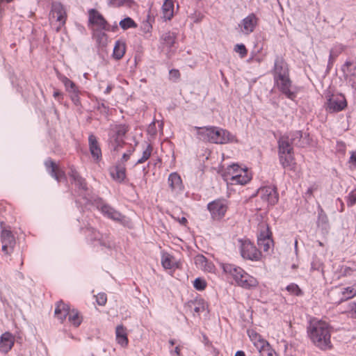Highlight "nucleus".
<instances>
[{"instance_id": "nucleus-33", "label": "nucleus", "mask_w": 356, "mask_h": 356, "mask_svg": "<svg viewBox=\"0 0 356 356\" xmlns=\"http://www.w3.org/2000/svg\"><path fill=\"white\" fill-rule=\"evenodd\" d=\"M58 77L65 86L67 92L69 93L79 92V90L76 85L67 76L64 75H59Z\"/></svg>"}, {"instance_id": "nucleus-10", "label": "nucleus", "mask_w": 356, "mask_h": 356, "mask_svg": "<svg viewBox=\"0 0 356 356\" xmlns=\"http://www.w3.org/2000/svg\"><path fill=\"white\" fill-rule=\"evenodd\" d=\"M356 297V281L350 286L337 287L330 295V299L337 304Z\"/></svg>"}, {"instance_id": "nucleus-44", "label": "nucleus", "mask_w": 356, "mask_h": 356, "mask_svg": "<svg viewBox=\"0 0 356 356\" xmlns=\"http://www.w3.org/2000/svg\"><path fill=\"white\" fill-rule=\"evenodd\" d=\"M193 286L195 289L202 291L207 287V282L202 278H196L193 282Z\"/></svg>"}, {"instance_id": "nucleus-45", "label": "nucleus", "mask_w": 356, "mask_h": 356, "mask_svg": "<svg viewBox=\"0 0 356 356\" xmlns=\"http://www.w3.org/2000/svg\"><path fill=\"white\" fill-rule=\"evenodd\" d=\"M234 51L238 53L241 58H245L248 54V50L243 44H237L234 47Z\"/></svg>"}, {"instance_id": "nucleus-15", "label": "nucleus", "mask_w": 356, "mask_h": 356, "mask_svg": "<svg viewBox=\"0 0 356 356\" xmlns=\"http://www.w3.org/2000/svg\"><path fill=\"white\" fill-rule=\"evenodd\" d=\"M1 242L2 243V251L6 254H10L14 250L15 238L12 232L5 228L1 232Z\"/></svg>"}, {"instance_id": "nucleus-50", "label": "nucleus", "mask_w": 356, "mask_h": 356, "mask_svg": "<svg viewBox=\"0 0 356 356\" xmlns=\"http://www.w3.org/2000/svg\"><path fill=\"white\" fill-rule=\"evenodd\" d=\"M316 190H317V186L313 185V186H310L309 188H308V189L307 190V191L305 193L306 196L307 197H312L314 192Z\"/></svg>"}, {"instance_id": "nucleus-59", "label": "nucleus", "mask_w": 356, "mask_h": 356, "mask_svg": "<svg viewBox=\"0 0 356 356\" xmlns=\"http://www.w3.org/2000/svg\"><path fill=\"white\" fill-rule=\"evenodd\" d=\"M337 200L339 201L340 203H341V210H340V211L342 212L344 210V204H343V201L340 198H338Z\"/></svg>"}, {"instance_id": "nucleus-48", "label": "nucleus", "mask_w": 356, "mask_h": 356, "mask_svg": "<svg viewBox=\"0 0 356 356\" xmlns=\"http://www.w3.org/2000/svg\"><path fill=\"white\" fill-rule=\"evenodd\" d=\"M318 221L321 222L322 223H327L328 218L327 215L323 212V210H321V213L318 214Z\"/></svg>"}, {"instance_id": "nucleus-21", "label": "nucleus", "mask_w": 356, "mask_h": 356, "mask_svg": "<svg viewBox=\"0 0 356 356\" xmlns=\"http://www.w3.org/2000/svg\"><path fill=\"white\" fill-rule=\"evenodd\" d=\"M168 182L171 191L175 193H180L184 190V186L181 177L176 172L170 174Z\"/></svg>"}, {"instance_id": "nucleus-54", "label": "nucleus", "mask_w": 356, "mask_h": 356, "mask_svg": "<svg viewBox=\"0 0 356 356\" xmlns=\"http://www.w3.org/2000/svg\"><path fill=\"white\" fill-rule=\"evenodd\" d=\"M170 353L172 354L173 353L172 351H170ZM174 353L176 354L177 356H181V347L179 346H177L175 347V350H174Z\"/></svg>"}, {"instance_id": "nucleus-28", "label": "nucleus", "mask_w": 356, "mask_h": 356, "mask_svg": "<svg viewBox=\"0 0 356 356\" xmlns=\"http://www.w3.org/2000/svg\"><path fill=\"white\" fill-rule=\"evenodd\" d=\"M127 45L124 41L118 40L115 42L112 56L116 60H121L126 53Z\"/></svg>"}, {"instance_id": "nucleus-47", "label": "nucleus", "mask_w": 356, "mask_h": 356, "mask_svg": "<svg viewBox=\"0 0 356 356\" xmlns=\"http://www.w3.org/2000/svg\"><path fill=\"white\" fill-rule=\"evenodd\" d=\"M347 312L353 318H356V301L350 302L348 306Z\"/></svg>"}, {"instance_id": "nucleus-30", "label": "nucleus", "mask_w": 356, "mask_h": 356, "mask_svg": "<svg viewBox=\"0 0 356 356\" xmlns=\"http://www.w3.org/2000/svg\"><path fill=\"white\" fill-rule=\"evenodd\" d=\"M162 14L165 20H170L174 16L173 0H165L162 6Z\"/></svg>"}, {"instance_id": "nucleus-62", "label": "nucleus", "mask_w": 356, "mask_h": 356, "mask_svg": "<svg viewBox=\"0 0 356 356\" xmlns=\"http://www.w3.org/2000/svg\"><path fill=\"white\" fill-rule=\"evenodd\" d=\"M332 51H330V56H332Z\"/></svg>"}, {"instance_id": "nucleus-7", "label": "nucleus", "mask_w": 356, "mask_h": 356, "mask_svg": "<svg viewBox=\"0 0 356 356\" xmlns=\"http://www.w3.org/2000/svg\"><path fill=\"white\" fill-rule=\"evenodd\" d=\"M248 334L261 356H278L270 343L256 331L250 330L248 331Z\"/></svg>"}, {"instance_id": "nucleus-56", "label": "nucleus", "mask_w": 356, "mask_h": 356, "mask_svg": "<svg viewBox=\"0 0 356 356\" xmlns=\"http://www.w3.org/2000/svg\"><path fill=\"white\" fill-rule=\"evenodd\" d=\"M179 222L180 224H181L183 225H186V223L188 222V220H187V219L185 217H182V218L179 219Z\"/></svg>"}, {"instance_id": "nucleus-8", "label": "nucleus", "mask_w": 356, "mask_h": 356, "mask_svg": "<svg viewBox=\"0 0 356 356\" xmlns=\"http://www.w3.org/2000/svg\"><path fill=\"white\" fill-rule=\"evenodd\" d=\"M257 245L264 253L267 254L273 248L274 243L272 239V232L268 225L265 222H262L259 225Z\"/></svg>"}, {"instance_id": "nucleus-60", "label": "nucleus", "mask_w": 356, "mask_h": 356, "mask_svg": "<svg viewBox=\"0 0 356 356\" xmlns=\"http://www.w3.org/2000/svg\"><path fill=\"white\" fill-rule=\"evenodd\" d=\"M169 343L171 345V346H173L175 343V341L174 339H170L169 341Z\"/></svg>"}, {"instance_id": "nucleus-18", "label": "nucleus", "mask_w": 356, "mask_h": 356, "mask_svg": "<svg viewBox=\"0 0 356 356\" xmlns=\"http://www.w3.org/2000/svg\"><path fill=\"white\" fill-rule=\"evenodd\" d=\"M261 199L270 205H275L278 201V193L275 188L265 186L259 190Z\"/></svg>"}, {"instance_id": "nucleus-52", "label": "nucleus", "mask_w": 356, "mask_h": 356, "mask_svg": "<svg viewBox=\"0 0 356 356\" xmlns=\"http://www.w3.org/2000/svg\"><path fill=\"white\" fill-rule=\"evenodd\" d=\"M350 163L355 165L356 166V151L353 152L351 153L350 157Z\"/></svg>"}, {"instance_id": "nucleus-41", "label": "nucleus", "mask_w": 356, "mask_h": 356, "mask_svg": "<svg viewBox=\"0 0 356 356\" xmlns=\"http://www.w3.org/2000/svg\"><path fill=\"white\" fill-rule=\"evenodd\" d=\"M120 26L123 30L131 28H136L137 24L129 17L124 18L120 22Z\"/></svg>"}, {"instance_id": "nucleus-9", "label": "nucleus", "mask_w": 356, "mask_h": 356, "mask_svg": "<svg viewBox=\"0 0 356 356\" xmlns=\"http://www.w3.org/2000/svg\"><path fill=\"white\" fill-rule=\"evenodd\" d=\"M229 209L228 202L225 199H216L207 204V209L213 221H220Z\"/></svg>"}, {"instance_id": "nucleus-58", "label": "nucleus", "mask_w": 356, "mask_h": 356, "mask_svg": "<svg viewBox=\"0 0 356 356\" xmlns=\"http://www.w3.org/2000/svg\"><path fill=\"white\" fill-rule=\"evenodd\" d=\"M234 356H245V354L243 351L238 350Z\"/></svg>"}, {"instance_id": "nucleus-3", "label": "nucleus", "mask_w": 356, "mask_h": 356, "mask_svg": "<svg viewBox=\"0 0 356 356\" xmlns=\"http://www.w3.org/2000/svg\"><path fill=\"white\" fill-rule=\"evenodd\" d=\"M223 271L229 275L236 284L245 289H254L259 285L257 279L245 271L242 268L231 264H224Z\"/></svg>"}, {"instance_id": "nucleus-53", "label": "nucleus", "mask_w": 356, "mask_h": 356, "mask_svg": "<svg viewBox=\"0 0 356 356\" xmlns=\"http://www.w3.org/2000/svg\"><path fill=\"white\" fill-rule=\"evenodd\" d=\"M132 154V152L131 151H129L128 152H126L124 153L123 155H122V161H127L129 158H130V156Z\"/></svg>"}, {"instance_id": "nucleus-17", "label": "nucleus", "mask_w": 356, "mask_h": 356, "mask_svg": "<svg viewBox=\"0 0 356 356\" xmlns=\"http://www.w3.org/2000/svg\"><path fill=\"white\" fill-rule=\"evenodd\" d=\"M259 23V18L254 13H251L245 17L239 25L241 31L245 35H249L252 33Z\"/></svg>"}, {"instance_id": "nucleus-37", "label": "nucleus", "mask_w": 356, "mask_h": 356, "mask_svg": "<svg viewBox=\"0 0 356 356\" xmlns=\"http://www.w3.org/2000/svg\"><path fill=\"white\" fill-rule=\"evenodd\" d=\"M69 175L75 181L76 184L79 185L82 188H86V183L84 179H83L74 168L70 167Z\"/></svg>"}, {"instance_id": "nucleus-42", "label": "nucleus", "mask_w": 356, "mask_h": 356, "mask_svg": "<svg viewBox=\"0 0 356 356\" xmlns=\"http://www.w3.org/2000/svg\"><path fill=\"white\" fill-rule=\"evenodd\" d=\"M286 289L291 293L295 296H300L302 294V292L298 285L294 283H291L288 285Z\"/></svg>"}, {"instance_id": "nucleus-6", "label": "nucleus", "mask_w": 356, "mask_h": 356, "mask_svg": "<svg viewBox=\"0 0 356 356\" xmlns=\"http://www.w3.org/2000/svg\"><path fill=\"white\" fill-rule=\"evenodd\" d=\"M224 180L231 185H245L252 179V175L247 168H241L238 164H232L225 169Z\"/></svg>"}, {"instance_id": "nucleus-32", "label": "nucleus", "mask_w": 356, "mask_h": 356, "mask_svg": "<svg viewBox=\"0 0 356 356\" xmlns=\"http://www.w3.org/2000/svg\"><path fill=\"white\" fill-rule=\"evenodd\" d=\"M176 41V35L174 33L167 32L163 33L161 38V43L163 47L171 48Z\"/></svg>"}, {"instance_id": "nucleus-24", "label": "nucleus", "mask_w": 356, "mask_h": 356, "mask_svg": "<svg viewBox=\"0 0 356 356\" xmlns=\"http://www.w3.org/2000/svg\"><path fill=\"white\" fill-rule=\"evenodd\" d=\"M195 264L201 270L208 272L213 273L216 270L215 265L212 261H209L204 255L199 254L195 257Z\"/></svg>"}, {"instance_id": "nucleus-31", "label": "nucleus", "mask_w": 356, "mask_h": 356, "mask_svg": "<svg viewBox=\"0 0 356 356\" xmlns=\"http://www.w3.org/2000/svg\"><path fill=\"white\" fill-rule=\"evenodd\" d=\"M342 71L346 79H351L356 76V60L346 61L342 67Z\"/></svg>"}, {"instance_id": "nucleus-38", "label": "nucleus", "mask_w": 356, "mask_h": 356, "mask_svg": "<svg viewBox=\"0 0 356 356\" xmlns=\"http://www.w3.org/2000/svg\"><path fill=\"white\" fill-rule=\"evenodd\" d=\"M356 275V266L343 265L339 269V277H346Z\"/></svg>"}, {"instance_id": "nucleus-22", "label": "nucleus", "mask_w": 356, "mask_h": 356, "mask_svg": "<svg viewBox=\"0 0 356 356\" xmlns=\"http://www.w3.org/2000/svg\"><path fill=\"white\" fill-rule=\"evenodd\" d=\"M14 343V335L9 332H4L0 337V351L6 353H8L12 349Z\"/></svg>"}, {"instance_id": "nucleus-55", "label": "nucleus", "mask_w": 356, "mask_h": 356, "mask_svg": "<svg viewBox=\"0 0 356 356\" xmlns=\"http://www.w3.org/2000/svg\"><path fill=\"white\" fill-rule=\"evenodd\" d=\"M113 86L111 84L108 85V86L106 87V88L104 91V93L109 94L111 92V91L113 90Z\"/></svg>"}, {"instance_id": "nucleus-29", "label": "nucleus", "mask_w": 356, "mask_h": 356, "mask_svg": "<svg viewBox=\"0 0 356 356\" xmlns=\"http://www.w3.org/2000/svg\"><path fill=\"white\" fill-rule=\"evenodd\" d=\"M67 317L69 323L75 327H78L83 321V316L74 308L70 309Z\"/></svg>"}, {"instance_id": "nucleus-23", "label": "nucleus", "mask_w": 356, "mask_h": 356, "mask_svg": "<svg viewBox=\"0 0 356 356\" xmlns=\"http://www.w3.org/2000/svg\"><path fill=\"white\" fill-rule=\"evenodd\" d=\"M70 310V305L63 300H60L56 304L54 316L63 323L68 316Z\"/></svg>"}, {"instance_id": "nucleus-57", "label": "nucleus", "mask_w": 356, "mask_h": 356, "mask_svg": "<svg viewBox=\"0 0 356 356\" xmlns=\"http://www.w3.org/2000/svg\"><path fill=\"white\" fill-rule=\"evenodd\" d=\"M61 95V93L59 92V90H56L54 92V94H53V96L54 98H58V97H60Z\"/></svg>"}, {"instance_id": "nucleus-43", "label": "nucleus", "mask_w": 356, "mask_h": 356, "mask_svg": "<svg viewBox=\"0 0 356 356\" xmlns=\"http://www.w3.org/2000/svg\"><path fill=\"white\" fill-rule=\"evenodd\" d=\"M347 205L350 207L356 204V188L352 190L346 197Z\"/></svg>"}, {"instance_id": "nucleus-61", "label": "nucleus", "mask_w": 356, "mask_h": 356, "mask_svg": "<svg viewBox=\"0 0 356 356\" xmlns=\"http://www.w3.org/2000/svg\"><path fill=\"white\" fill-rule=\"evenodd\" d=\"M13 0H0V2L6 1L7 3L11 2Z\"/></svg>"}, {"instance_id": "nucleus-11", "label": "nucleus", "mask_w": 356, "mask_h": 356, "mask_svg": "<svg viewBox=\"0 0 356 356\" xmlns=\"http://www.w3.org/2000/svg\"><path fill=\"white\" fill-rule=\"evenodd\" d=\"M240 252L242 257L251 261H260L262 258L261 252L249 240H240Z\"/></svg>"}, {"instance_id": "nucleus-34", "label": "nucleus", "mask_w": 356, "mask_h": 356, "mask_svg": "<svg viewBox=\"0 0 356 356\" xmlns=\"http://www.w3.org/2000/svg\"><path fill=\"white\" fill-rule=\"evenodd\" d=\"M161 264L165 269H173L177 268V265L174 257L168 253H163L162 254Z\"/></svg>"}, {"instance_id": "nucleus-46", "label": "nucleus", "mask_w": 356, "mask_h": 356, "mask_svg": "<svg viewBox=\"0 0 356 356\" xmlns=\"http://www.w3.org/2000/svg\"><path fill=\"white\" fill-rule=\"evenodd\" d=\"M96 301L100 306H104L107 302V296L104 293H99L96 296Z\"/></svg>"}, {"instance_id": "nucleus-2", "label": "nucleus", "mask_w": 356, "mask_h": 356, "mask_svg": "<svg viewBox=\"0 0 356 356\" xmlns=\"http://www.w3.org/2000/svg\"><path fill=\"white\" fill-rule=\"evenodd\" d=\"M274 87L286 97L294 100L297 92L293 90L292 81L289 78V70L283 66L282 62L275 63L273 72Z\"/></svg>"}, {"instance_id": "nucleus-13", "label": "nucleus", "mask_w": 356, "mask_h": 356, "mask_svg": "<svg viewBox=\"0 0 356 356\" xmlns=\"http://www.w3.org/2000/svg\"><path fill=\"white\" fill-rule=\"evenodd\" d=\"M49 18L51 21L56 19L59 23V26L56 29L57 31H59L60 27L65 24L67 19L66 11L60 3L55 2L52 3Z\"/></svg>"}, {"instance_id": "nucleus-39", "label": "nucleus", "mask_w": 356, "mask_h": 356, "mask_svg": "<svg viewBox=\"0 0 356 356\" xmlns=\"http://www.w3.org/2000/svg\"><path fill=\"white\" fill-rule=\"evenodd\" d=\"M153 151V147L151 144L147 145L143 152L142 156L137 161L136 165H139L146 162L151 156Z\"/></svg>"}, {"instance_id": "nucleus-36", "label": "nucleus", "mask_w": 356, "mask_h": 356, "mask_svg": "<svg viewBox=\"0 0 356 356\" xmlns=\"http://www.w3.org/2000/svg\"><path fill=\"white\" fill-rule=\"evenodd\" d=\"M113 179L119 182H122L126 177V169L122 166H116L111 172Z\"/></svg>"}, {"instance_id": "nucleus-27", "label": "nucleus", "mask_w": 356, "mask_h": 356, "mask_svg": "<svg viewBox=\"0 0 356 356\" xmlns=\"http://www.w3.org/2000/svg\"><path fill=\"white\" fill-rule=\"evenodd\" d=\"M116 341L122 347H127L129 343L127 328L122 325H118L115 329Z\"/></svg>"}, {"instance_id": "nucleus-40", "label": "nucleus", "mask_w": 356, "mask_h": 356, "mask_svg": "<svg viewBox=\"0 0 356 356\" xmlns=\"http://www.w3.org/2000/svg\"><path fill=\"white\" fill-rule=\"evenodd\" d=\"M109 4L115 7L125 6L131 8L136 3L134 0H109Z\"/></svg>"}, {"instance_id": "nucleus-35", "label": "nucleus", "mask_w": 356, "mask_h": 356, "mask_svg": "<svg viewBox=\"0 0 356 356\" xmlns=\"http://www.w3.org/2000/svg\"><path fill=\"white\" fill-rule=\"evenodd\" d=\"M85 234L90 241H98L101 245L104 244L102 243V235L97 229L92 227H87L85 230Z\"/></svg>"}, {"instance_id": "nucleus-14", "label": "nucleus", "mask_w": 356, "mask_h": 356, "mask_svg": "<svg viewBox=\"0 0 356 356\" xmlns=\"http://www.w3.org/2000/svg\"><path fill=\"white\" fill-rule=\"evenodd\" d=\"M89 23L97 28V29L109 31L110 25L102 15L95 9L88 11Z\"/></svg>"}, {"instance_id": "nucleus-26", "label": "nucleus", "mask_w": 356, "mask_h": 356, "mask_svg": "<svg viewBox=\"0 0 356 356\" xmlns=\"http://www.w3.org/2000/svg\"><path fill=\"white\" fill-rule=\"evenodd\" d=\"M188 307L193 312V315L200 316L201 313L207 309L208 305L204 300L200 298L188 302Z\"/></svg>"}, {"instance_id": "nucleus-1", "label": "nucleus", "mask_w": 356, "mask_h": 356, "mask_svg": "<svg viewBox=\"0 0 356 356\" xmlns=\"http://www.w3.org/2000/svg\"><path fill=\"white\" fill-rule=\"evenodd\" d=\"M308 335L313 343L321 350L330 349L331 327L325 321H312L308 327Z\"/></svg>"}, {"instance_id": "nucleus-49", "label": "nucleus", "mask_w": 356, "mask_h": 356, "mask_svg": "<svg viewBox=\"0 0 356 356\" xmlns=\"http://www.w3.org/2000/svg\"><path fill=\"white\" fill-rule=\"evenodd\" d=\"M170 78L177 80L180 77V72L178 70L176 69L171 70L170 71Z\"/></svg>"}, {"instance_id": "nucleus-16", "label": "nucleus", "mask_w": 356, "mask_h": 356, "mask_svg": "<svg viewBox=\"0 0 356 356\" xmlns=\"http://www.w3.org/2000/svg\"><path fill=\"white\" fill-rule=\"evenodd\" d=\"M112 130L114 132V135L113 136L114 139L112 145L114 147V150L118 151L124 144L122 138L129 131V127L126 124H117L112 128Z\"/></svg>"}, {"instance_id": "nucleus-51", "label": "nucleus", "mask_w": 356, "mask_h": 356, "mask_svg": "<svg viewBox=\"0 0 356 356\" xmlns=\"http://www.w3.org/2000/svg\"><path fill=\"white\" fill-rule=\"evenodd\" d=\"M71 94V99L74 102L75 105H79L80 104V99L79 97V92L77 93H70Z\"/></svg>"}, {"instance_id": "nucleus-5", "label": "nucleus", "mask_w": 356, "mask_h": 356, "mask_svg": "<svg viewBox=\"0 0 356 356\" xmlns=\"http://www.w3.org/2000/svg\"><path fill=\"white\" fill-rule=\"evenodd\" d=\"M278 156L282 166L288 170L295 171L296 162L293 148L289 142L288 138L282 137L278 141Z\"/></svg>"}, {"instance_id": "nucleus-25", "label": "nucleus", "mask_w": 356, "mask_h": 356, "mask_svg": "<svg viewBox=\"0 0 356 356\" xmlns=\"http://www.w3.org/2000/svg\"><path fill=\"white\" fill-rule=\"evenodd\" d=\"M97 207L102 213L108 218L113 220H120L122 218V216L120 212L117 211L106 204H101Z\"/></svg>"}, {"instance_id": "nucleus-4", "label": "nucleus", "mask_w": 356, "mask_h": 356, "mask_svg": "<svg viewBox=\"0 0 356 356\" xmlns=\"http://www.w3.org/2000/svg\"><path fill=\"white\" fill-rule=\"evenodd\" d=\"M199 138L215 144H226L234 140V136L226 129L218 127H195Z\"/></svg>"}, {"instance_id": "nucleus-20", "label": "nucleus", "mask_w": 356, "mask_h": 356, "mask_svg": "<svg viewBox=\"0 0 356 356\" xmlns=\"http://www.w3.org/2000/svg\"><path fill=\"white\" fill-rule=\"evenodd\" d=\"M88 145L90 152L94 159L99 161L102 159V149L97 138L92 134L88 136Z\"/></svg>"}, {"instance_id": "nucleus-19", "label": "nucleus", "mask_w": 356, "mask_h": 356, "mask_svg": "<svg viewBox=\"0 0 356 356\" xmlns=\"http://www.w3.org/2000/svg\"><path fill=\"white\" fill-rule=\"evenodd\" d=\"M44 165L51 177L58 181H60L62 179H65V171L63 170L54 161L48 159L45 161Z\"/></svg>"}, {"instance_id": "nucleus-12", "label": "nucleus", "mask_w": 356, "mask_h": 356, "mask_svg": "<svg viewBox=\"0 0 356 356\" xmlns=\"http://www.w3.org/2000/svg\"><path fill=\"white\" fill-rule=\"evenodd\" d=\"M347 106V101L342 94L331 95L325 104L326 111L330 113L339 112Z\"/></svg>"}]
</instances>
